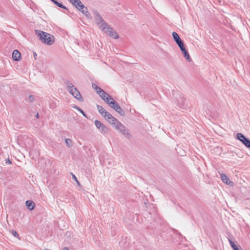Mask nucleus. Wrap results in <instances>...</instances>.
<instances>
[{"label": "nucleus", "instance_id": "obj_1", "mask_svg": "<svg viewBox=\"0 0 250 250\" xmlns=\"http://www.w3.org/2000/svg\"><path fill=\"white\" fill-rule=\"evenodd\" d=\"M92 14L95 23L102 31L115 39H117L119 38L118 33L114 31L113 29L105 21L98 11L93 10Z\"/></svg>", "mask_w": 250, "mask_h": 250}, {"label": "nucleus", "instance_id": "obj_2", "mask_svg": "<svg viewBox=\"0 0 250 250\" xmlns=\"http://www.w3.org/2000/svg\"><path fill=\"white\" fill-rule=\"evenodd\" d=\"M35 32L42 43L50 45L54 42V37L51 34L39 30H35Z\"/></svg>", "mask_w": 250, "mask_h": 250}, {"label": "nucleus", "instance_id": "obj_3", "mask_svg": "<svg viewBox=\"0 0 250 250\" xmlns=\"http://www.w3.org/2000/svg\"><path fill=\"white\" fill-rule=\"evenodd\" d=\"M67 90L69 92L74 96L76 99L80 101H83V98L79 91L73 84L69 82L66 83Z\"/></svg>", "mask_w": 250, "mask_h": 250}, {"label": "nucleus", "instance_id": "obj_4", "mask_svg": "<svg viewBox=\"0 0 250 250\" xmlns=\"http://www.w3.org/2000/svg\"><path fill=\"white\" fill-rule=\"evenodd\" d=\"M115 128L118 130L121 134L129 139L131 137V134L129 133V131L118 120L115 123V124L112 125Z\"/></svg>", "mask_w": 250, "mask_h": 250}, {"label": "nucleus", "instance_id": "obj_5", "mask_svg": "<svg viewBox=\"0 0 250 250\" xmlns=\"http://www.w3.org/2000/svg\"><path fill=\"white\" fill-rule=\"evenodd\" d=\"M108 104L121 115L124 116L125 115V112L123 109L113 99H112V100Z\"/></svg>", "mask_w": 250, "mask_h": 250}, {"label": "nucleus", "instance_id": "obj_6", "mask_svg": "<svg viewBox=\"0 0 250 250\" xmlns=\"http://www.w3.org/2000/svg\"><path fill=\"white\" fill-rule=\"evenodd\" d=\"M95 124L99 130L104 134H107L108 132V128L104 125L102 124L100 121L96 120L95 121Z\"/></svg>", "mask_w": 250, "mask_h": 250}, {"label": "nucleus", "instance_id": "obj_7", "mask_svg": "<svg viewBox=\"0 0 250 250\" xmlns=\"http://www.w3.org/2000/svg\"><path fill=\"white\" fill-rule=\"evenodd\" d=\"M236 138L241 141L246 146L250 148V140L245 137L243 134L237 133Z\"/></svg>", "mask_w": 250, "mask_h": 250}, {"label": "nucleus", "instance_id": "obj_8", "mask_svg": "<svg viewBox=\"0 0 250 250\" xmlns=\"http://www.w3.org/2000/svg\"><path fill=\"white\" fill-rule=\"evenodd\" d=\"M103 117L108 122L112 125L115 124V123L118 121V120L114 118L110 113L108 112H105V114L103 116Z\"/></svg>", "mask_w": 250, "mask_h": 250}, {"label": "nucleus", "instance_id": "obj_9", "mask_svg": "<svg viewBox=\"0 0 250 250\" xmlns=\"http://www.w3.org/2000/svg\"><path fill=\"white\" fill-rule=\"evenodd\" d=\"M102 99L107 104L110 103V102L112 100V99H113L111 96H110L108 94L106 93L103 90L101 91V93L98 94Z\"/></svg>", "mask_w": 250, "mask_h": 250}, {"label": "nucleus", "instance_id": "obj_10", "mask_svg": "<svg viewBox=\"0 0 250 250\" xmlns=\"http://www.w3.org/2000/svg\"><path fill=\"white\" fill-rule=\"evenodd\" d=\"M220 177L221 178L222 181L226 184L229 185L231 187L233 186V183L230 181V180L225 174H223V173L221 174Z\"/></svg>", "mask_w": 250, "mask_h": 250}, {"label": "nucleus", "instance_id": "obj_11", "mask_svg": "<svg viewBox=\"0 0 250 250\" xmlns=\"http://www.w3.org/2000/svg\"><path fill=\"white\" fill-rule=\"evenodd\" d=\"M79 11H80L84 15H85L87 18L89 19H92V16L88 11L87 7L85 6H84V8H82V9H80Z\"/></svg>", "mask_w": 250, "mask_h": 250}, {"label": "nucleus", "instance_id": "obj_12", "mask_svg": "<svg viewBox=\"0 0 250 250\" xmlns=\"http://www.w3.org/2000/svg\"><path fill=\"white\" fill-rule=\"evenodd\" d=\"M21 53L18 50H15L13 51V54H12V58L14 60L17 61H19L21 59Z\"/></svg>", "mask_w": 250, "mask_h": 250}, {"label": "nucleus", "instance_id": "obj_13", "mask_svg": "<svg viewBox=\"0 0 250 250\" xmlns=\"http://www.w3.org/2000/svg\"><path fill=\"white\" fill-rule=\"evenodd\" d=\"M73 5H74L79 10L82 8H84V5L80 0H76V2L73 3Z\"/></svg>", "mask_w": 250, "mask_h": 250}, {"label": "nucleus", "instance_id": "obj_14", "mask_svg": "<svg viewBox=\"0 0 250 250\" xmlns=\"http://www.w3.org/2000/svg\"><path fill=\"white\" fill-rule=\"evenodd\" d=\"M26 205L30 210H33L35 206V203L31 200L27 201L26 202Z\"/></svg>", "mask_w": 250, "mask_h": 250}, {"label": "nucleus", "instance_id": "obj_15", "mask_svg": "<svg viewBox=\"0 0 250 250\" xmlns=\"http://www.w3.org/2000/svg\"><path fill=\"white\" fill-rule=\"evenodd\" d=\"M172 37L176 43L182 41L178 34L175 32H172Z\"/></svg>", "mask_w": 250, "mask_h": 250}, {"label": "nucleus", "instance_id": "obj_16", "mask_svg": "<svg viewBox=\"0 0 250 250\" xmlns=\"http://www.w3.org/2000/svg\"><path fill=\"white\" fill-rule=\"evenodd\" d=\"M184 55L185 58L186 59V60L188 61L189 62H190L191 61V59L190 58L188 52V51L185 49V50L181 51Z\"/></svg>", "mask_w": 250, "mask_h": 250}, {"label": "nucleus", "instance_id": "obj_17", "mask_svg": "<svg viewBox=\"0 0 250 250\" xmlns=\"http://www.w3.org/2000/svg\"><path fill=\"white\" fill-rule=\"evenodd\" d=\"M97 109H98V111L99 112V113L103 116L104 115V114H105V112H107L101 105H97Z\"/></svg>", "mask_w": 250, "mask_h": 250}, {"label": "nucleus", "instance_id": "obj_18", "mask_svg": "<svg viewBox=\"0 0 250 250\" xmlns=\"http://www.w3.org/2000/svg\"><path fill=\"white\" fill-rule=\"evenodd\" d=\"M9 231L15 237L17 238L19 240H21V237L17 231L14 230V229L10 230Z\"/></svg>", "mask_w": 250, "mask_h": 250}, {"label": "nucleus", "instance_id": "obj_19", "mask_svg": "<svg viewBox=\"0 0 250 250\" xmlns=\"http://www.w3.org/2000/svg\"><path fill=\"white\" fill-rule=\"evenodd\" d=\"M229 242L230 244L231 247L233 249V250H240L237 245H235V243L231 241V240H229Z\"/></svg>", "mask_w": 250, "mask_h": 250}, {"label": "nucleus", "instance_id": "obj_20", "mask_svg": "<svg viewBox=\"0 0 250 250\" xmlns=\"http://www.w3.org/2000/svg\"><path fill=\"white\" fill-rule=\"evenodd\" d=\"M92 87L96 90L98 94L101 93V91L103 90V89H102L95 84H92Z\"/></svg>", "mask_w": 250, "mask_h": 250}, {"label": "nucleus", "instance_id": "obj_21", "mask_svg": "<svg viewBox=\"0 0 250 250\" xmlns=\"http://www.w3.org/2000/svg\"><path fill=\"white\" fill-rule=\"evenodd\" d=\"M177 44L179 47L181 51H182L183 50H184L186 49L185 45H184L183 41H181L180 42H179L178 43H177Z\"/></svg>", "mask_w": 250, "mask_h": 250}, {"label": "nucleus", "instance_id": "obj_22", "mask_svg": "<svg viewBox=\"0 0 250 250\" xmlns=\"http://www.w3.org/2000/svg\"><path fill=\"white\" fill-rule=\"evenodd\" d=\"M65 142L66 146L68 147H71L72 146V142L71 139H66L65 140Z\"/></svg>", "mask_w": 250, "mask_h": 250}, {"label": "nucleus", "instance_id": "obj_23", "mask_svg": "<svg viewBox=\"0 0 250 250\" xmlns=\"http://www.w3.org/2000/svg\"><path fill=\"white\" fill-rule=\"evenodd\" d=\"M73 107L75 108V109H76L77 110H78V111H79L83 114V116H84L85 117H87L85 113L83 112V111L81 108H80L79 107H78L76 105H75Z\"/></svg>", "mask_w": 250, "mask_h": 250}, {"label": "nucleus", "instance_id": "obj_24", "mask_svg": "<svg viewBox=\"0 0 250 250\" xmlns=\"http://www.w3.org/2000/svg\"><path fill=\"white\" fill-rule=\"evenodd\" d=\"M55 4L57 5L58 6H59V7H61V8H63V9H66V8L65 6L63 5L62 3H59L58 2V1H55Z\"/></svg>", "mask_w": 250, "mask_h": 250}, {"label": "nucleus", "instance_id": "obj_25", "mask_svg": "<svg viewBox=\"0 0 250 250\" xmlns=\"http://www.w3.org/2000/svg\"><path fill=\"white\" fill-rule=\"evenodd\" d=\"M72 178L76 181V182L77 183V185L79 186H81L80 183H79V181L78 180L77 178L76 177V176L75 175L72 174Z\"/></svg>", "mask_w": 250, "mask_h": 250}, {"label": "nucleus", "instance_id": "obj_26", "mask_svg": "<svg viewBox=\"0 0 250 250\" xmlns=\"http://www.w3.org/2000/svg\"><path fill=\"white\" fill-rule=\"evenodd\" d=\"M29 99L31 102H33L35 100V98L33 95H30L29 97Z\"/></svg>", "mask_w": 250, "mask_h": 250}, {"label": "nucleus", "instance_id": "obj_27", "mask_svg": "<svg viewBox=\"0 0 250 250\" xmlns=\"http://www.w3.org/2000/svg\"><path fill=\"white\" fill-rule=\"evenodd\" d=\"M5 163L6 164H11V161L9 160V159H5Z\"/></svg>", "mask_w": 250, "mask_h": 250}, {"label": "nucleus", "instance_id": "obj_28", "mask_svg": "<svg viewBox=\"0 0 250 250\" xmlns=\"http://www.w3.org/2000/svg\"><path fill=\"white\" fill-rule=\"evenodd\" d=\"M178 102L179 106L181 107H183L184 104H182V103H180L179 101H178Z\"/></svg>", "mask_w": 250, "mask_h": 250}, {"label": "nucleus", "instance_id": "obj_29", "mask_svg": "<svg viewBox=\"0 0 250 250\" xmlns=\"http://www.w3.org/2000/svg\"><path fill=\"white\" fill-rule=\"evenodd\" d=\"M69 1L71 3H72V4H73V3L76 2V0H69Z\"/></svg>", "mask_w": 250, "mask_h": 250}, {"label": "nucleus", "instance_id": "obj_30", "mask_svg": "<svg viewBox=\"0 0 250 250\" xmlns=\"http://www.w3.org/2000/svg\"><path fill=\"white\" fill-rule=\"evenodd\" d=\"M63 250H68V248H67V247H64L63 249Z\"/></svg>", "mask_w": 250, "mask_h": 250}, {"label": "nucleus", "instance_id": "obj_31", "mask_svg": "<svg viewBox=\"0 0 250 250\" xmlns=\"http://www.w3.org/2000/svg\"><path fill=\"white\" fill-rule=\"evenodd\" d=\"M34 56L35 59H36V57L37 56V54L36 53H34Z\"/></svg>", "mask_w": 250, "mask_h": 250}, {"label": "nucleus", "instance_id": "obj_32", "mask_svg": "<svg viewBox=\"0 0 250 250\" xmlns=\"http://www.w3.org/2000/svg\"><path fill=\"white\" fill-rule=\"evenodd\" d=\"M39 116V113H37V114L36 115V118H38Z\"/></svg>", "mask_w": 250, "mask_h": 250}, {"label": "nucleus", "instance_id": "obj_33", "mask_svg": "<svg viewBox=\"0 0 250 250\" xmlns=\"http://www.w3.org/2000/svg\"><path fill=\"white\" fill-rule=\"evenodd\" d=\"M52 1H53L54 3H55V1H57L56 0H51Z\"/></svg>", "mask_w": 250, "mask_h": 250}, {"label": "nucleus", "instance_id": "obj_34", "mask_svg": "<svg viewBox=\"0 0 250 250\" xmlns=\"http://www.w3.org/2000/svg\"><path fill=\"white\" fill-rule=\"evenodd\" d=\"M52 1H53L54 3H55V1H57L56 0H51Z\"/></svg>", "mask_w": 250, "mask_h": 250}]
</instances>
